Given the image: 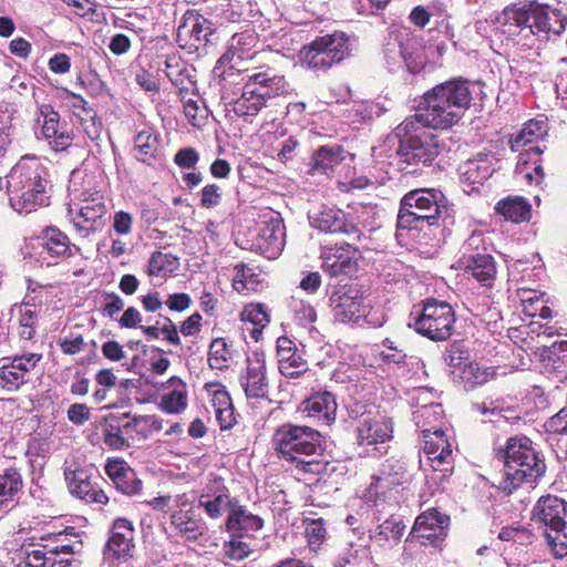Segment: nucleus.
<instances>
[{
  "label": "nucleus",
  "mask_w": 567,
  "mask_h": 567,
  "mask_svg": "<svg viewBox=\"0 0 567 567\" xmlns=\"http://www.w3.org/2000/svg\"><path fill=\"white\" fill-rule=\"evenodd\" d=\"M278 369L287 378H298L308 370V362L298 351L290 360L280 364Z\"/></svg>",
  "instance_id": "nucleus-53"
},
{
  "label": "nucleus",
  "mask_w": 567,
  "mask_h": 567,
  "mask_svg": "<svg viewBox=\"0 0 567 567\" xmlns=\"http://www.w3.org/2000/svg\"><path fill=\"white\" fill-rule=\"evenodd\" d=\"M544 427L549 433L567 435V406L560 409L555 415L549 417Z\"/></svg>",
  "instance_id": "nucleus-61"
},
{
  "label": "nucleus",
  "mask_w": 567,
  "mask_h": 567,
  "mask_svg": "<svg viewBox=\"0 0 567 567\" xmlns=\"http://www.w3.org/2000/svg\"><path fill=\"white\" fill-rule=\"evenodd\" d=\"M303 411L310 417H315L324 424H330L336 419L337 402L330 392H317L303 401Z\"/></svg>",
  "instance_id": "nucleus-30"
},
{
  "label": "nucleus",
  "mask_w": 567,
  "mask_h": 567,
  "mask_svg": "<svg viewBox=\"0 0 567 567\" xmlns=\"http://www.w3.org/2000/svg\"><path fill=\"white\" fill-rule=\"evenodd\" d=\"M198 504L203 507L206 514L212 518L221 516L225 509L231 512L235 502L230 498L226 487H223L216 495L202 494L198 498Z\"/></svg>",
  "instance_id": "nucleus-41"
},
{
  "label": "nucleus",
  "mask_w": 567,
  "mask_h": 567,
  "mask_svg": "<svg viewBox=\"0 0 567 567\" xmlns=\"http://www.w3.org/2000/svg\"><path fill=\"white\" fill-rule=\"evenodd\" d=\"M286 243V227L280 218H271L260 227L256 245L269 259L280 255Z\"/></svg>",
  "instance_id": "nucleus-23"
},
{
  "label": "nucleus",
  "mask_w": 567,
  "mask_h": 567,
  "mask_svg": "<svg viewBox=\"0 0 567 567\" xmlns=\"http://www.w3.org/2000/svg\"><path fill=\"white\" fill-rule=\"evenodd\" d=\"M184 114L193 126L200 127L207 117V110L200 107L197 102L188 100L184 104Z\"/></svg>",
  "instance_id": "nucleus-58"
},
{
  "label": "nucleus",
  "mask_w": 567,
  "mask_h": 567,
  "mask_svg": "<svg viewBox=\"0 0 567 567\" xmlns=\"http://www.w3.org/2000/svg\"><path fill=\"white\" fill-rule=\"evenodd\" d=\"M355 40L346 32L334 31L317 37L300 51L302 63L316 71H327L351 56Z\"/></svg>",
  "instance_id": "nucleus-7"
},
{
  "label": "nucleus",
  "mask_w": 567,
  "mask_h": 567,
  "mask_svg": "<svg viewBox=\"0 0 567 567\" xmlns=\"http://www.w3.org/2000/svg\"><path fill=\"white\" fill-rule=\"evenodd\" d=\"M355 249L350 244L322 254V269L331 277L352 276L358 270Z\"/></svg>",
  "instance_id": "nucleus-24"
},
{
  "label": "nucleus",
  "mask_w": 567,
  "mask_h": 567,
  "mask_svg": "<svg viewBox=\"0 0 567 567\" xmlns=\"http://www.w3.org/2000/svg\"><path fill=\"white\" fill-rule=\"evenodd\" d=\"M466 270L483 286L489 287L496 278V264L488 254L476 252L468 256Z\"/></svg>",
  "instance_id": "nucleus-33"
},
{
  "label": "nucleus",
  "mask_w": 567,
  "mask_h": 567,
  "mask_svg": "<svg viewBox=\"0 0 567 567\" xmlns=\"http://www.w3.org/2000/svg\"><path fill=\"white\" fill-rule=\"evenodd\" d=\"M216 419L221 430H229L235 424L234 408L227 392H217L214 395Z\"/></svg>",
  "instance_id": "nucleus-47"
},
{
  "label": "nucleus",
  "mask_w": 567,
  "mask_h": 567,
  "mask_svg": "<svg viewBox=\"0 0 567 567\" xmlns=\"http://www.w3.org/2000/svg\"><path fill=\"white\" fill-rule=\"evenodd\" d=\"M443 360L451 368H458L466 363L467 354L458 343L451 344L443 353Z\"/></svg>",
  "instance_id": "nucleus-62"
},
{
  "label": "nucleus",
  "mask_w": 567,
  "mask_h": 567,
  "mask_svg": "<svg viewBox=\"0 0 567 567\" xmlns=\"http://www.w3.org/2000/svg\"><path fill=\"white\" fill-rule=\"evenodd\" d=\"M533 519L544 529L554 556H567V503L557 496H543L534 507Z\"/></svg>",
  "instance_id": "nucleus-6"
},
{
  "label": "nucleus",
  "mask_w": 567,
  "mask_h": 567,
  "mask_svg": "<svg viewBox=\"0 0 567 567\" xmlns=\"http://www.w3.org/2000/svg\"><path fill=\"white\" fill-rule=\"evenodd\" d=\"M495 210L513 223H522L528 219L530 205L522 198H506L496 204Z\"/></svg>",
  "instance_id": "nucleus-44"
},
{
  "label": "nucleus",
  "mask_w": 567,
  "mask_h": 567,
  "mask_svg": "<svg viewBox=\"0 0 567 567\" xmlns=\"http://www.w3.org/2000/svg\"><path fill=\"white\" fill-rule=\"evenodd\" d=\"M405 527L401 518L391 516L374 529L370 538L380 547H384L391 542L393 543L392 545H396L401 540Z\"/></svg>",
  "instance_id": "nucleus-36"
},
{
  "label": "nucleus",
  "mask_w": 567,
  "mask_h": 567,
  "mask_svg": "<svg viewBox=\"0 0 567 567\" xmlns=\"http://www.w3.org/2000/svg\"><path fill=\"white\" fill-rule=\"evenodd\" d=\"M455 312L445 301L429 299L423 303L422 310L410 319L409 326L433 340L445 341L454 331Z\"/></svg>",
  "instance_id": "nucleus-10"
},
{
  "label": "nucleus",
  "mask_w": 567,
  "mask_h": 567,
  "mask_svg": "<svg viewBox=\"0 0 567 567\" xmlns=\"http://www.w3.org/2000/svg\"><path fill=\"white\" fill-rule=\"evenodd\" d=\"M39 115L43 118L41 135L55 151L68 148L73 142L69 124L60 121V114L50 104H41Z\"/></svg>",
  "instance_id": "nucleus-20"
},
{
  "label": "nucleus",
  "mask_w": 567,
  "mask_h": 567,
  "mask_svg": "<svg viewBox=\"0 0 567 567\" xmlns=\"http://www.w3.org/2000/svg\"><path fill=\"white\" fill-rule=\"evenodd\" d=\"M147 420L148 416L145 415H130V419H121V427L124 436L127 437V442H130V440H134L138 435L144 436L143 431L140 430V425L142 423H146Z\"/></svg>",
  "instance_id": "nucleus-57"
},
{
  "label": "nucleus",
  "mask_w": 567,
  "mask_h": 567,
  "mask_svg": "<svg viewBox=\"0 0 567 567\" xmlns=\"http://www.w3.org/2000/svg\"><path fill=\"white\" fill-rule=\"evenodd\" d=\"M244 79L241 95L231 103V111L246 122H251L267 106L268 100L288 91L285 76L271 68H261L247 73Z\"/></svg>",
  "instance_id": "nucleus-4"
},
{
  "label": "nucleus",
  "mask_w": 567,
  "mask_h": 567,
  "mask_svg": "<svg viewBox=\"0 0 567 567\" xmlns=\"http://www.w3.org/2000/svg\"><path fill=\"white\" fill-rule=\"evenodd\" d=\"M84 205L80 207L79 215L83 219L81 221H73L74 227L81 233L83 237H87L93 230V226H86L84 224L101 220L106 213V206L103 203V197L99 192L91 193L90 197L83 199Z\"/></svg>",
  "instance_id": "nucleus-32"
},
{
  "label": "nucleus",
  "mask_w": 567,
  "mask_h": 567,
  "mask_svg": "<svg viewBox=\"0 0 567 567\" xmlns=\"http://www.w3.org/2000/svg\"><path fill=\"white\" fill-rule=\"evenodd\" d=\"M375 214V207L370 204H358L350 207V212L347 213V215L351 224L355 227L357 233L348 234V237L351 239H359L361 236V227L372 229Z\"/></svg>",
  "instance_id": "nucleus-43"
},
{
  "label": "nucleus",
  "mask_w": 567,
  "mask_h": 567,
  "mask_svg": "<svg viewBox=\"0 0 567 567\" xmlns=\"http://www.w3.org/2000/svg\"><path fill=\"white\" fill-rule=\"evenodd\" d=\"M229 349L224 339L212 341L208 352V364L212 369L223 370L228 367Z\"/></svg>",
  "instance_id": "nucleus-50"
},
{
  "label": "nucleus",
  "mask_w": 567,
  "mask_h": 567,
  "mask_svg": "<svg viewBox=\"0 0 567 567\" xmlns=\"http://www.w3.org/2000/svg\"><path fill=\"white\" fill-rule=\"evenodd\" d=\"M236 275L233 279V286L237 291L248 289L249 285L257 282L256 275L251 268L240 262L235 266Z\"/></svg>",
  "instance_id": "nucleus-55"
},
{
  "label": "nucleus",
  "mask_w": 567,
  "mask_h": 567,
  "mask_svg": "<svg viewBox=\"0 0 567 567\" xmlns=\"http://www.w3.org/2000/svg\"><path fill=\"white\" fill-rule=\"evenodd\" d=\"M221 200L220 187L216 184L206 185L200 192V205L205 208H213Z\"/></svg>",
  "instance_id": "nucleus-64"
},
{
  "label": "nucleus",
  "mask_w": 567,
  "mask_h": 567,
  "mask_svg": "<svg viewBox=\"0 0 567 567\" xmlns=\"http://www.w3.org/2000/svg\"><path fill=\"white\" fill-rule=\"evenodd\" d=\"M250 554V547L245 542L233 538L224 544L223 555L233 560H243Z\"/></svg>",
  "instance_id": "nucleus-56"
},
{
  "label": "nucleus",
  "mask_w": 567,
  "mask_h": 567,
  "mask_svg": "<svg viewBox=\"0 0 567 567\" xmlns=\"http://www.w3.org/2000/svg\"><path fill=\"white\" fill-rule=\"evenodd\" d=\"M134 528L130 520L117 518L112 526L104 556L111 567H121L133 557Z\"/></svg>",
  "instance_id": "nucleus-11"
},
{
  "label": "nucleus",
  "mask_w": 567,
  "mask_h": 567,
  "mask_svg": "<svg viewBox=\"0 0 567 567\" xmlns=\"http://www.w3.org/2000/svg\"><path fill=\"white\" fill-rule=\"evenodd\" d=\"M114 485L117 491L128 496L140 494L143 487L142 481L133 468L126 471L125 475L116 481Z\"/></svg>",
  "instance_id": "nucleus-52"
},
{
  "label": "nucleus",
  "mask_w": 567,
  "mask_h": 567,
  "mask_svg": "<svg viewBox=\"0 0 567 567\" xmlns=\"http://www.w3.org/2000/svg\"><path fill=\"white\" fill-rule=\"evenodd\" d=\"M293 463L300 471L317 475L327 473L329 466L328 462L316 460L312 456H301L299 461H295Z\"/></svg>",
  "instance_id": "nucleus-59"
},
{
  "label": "nucleus",
  "mask_w": 567,
  "mask_h": 567,
  "mask_svg": "<svg viewBox=\"0 0 567 567\" xmlns=\"http://www.w3.org/2000/svg\"><path fill=\"white\" fill-rule=\"evenodd\" d=\"M214 25L212 21L199 14H192L186 18L185 22L178 28V37L189 35L194 41L200 43L210 42L214 34Z\"/></svg>",
  "instance_id": "nucleus-37"
},
{
  "label": "nucleus",
  "mask_w": 567,
  "mask_h": 567,
  "mask_svg": "<svg viewBox=\"0 0 567 567\" xmlns=\"http://www.w3.org/2000/svg\"><path fill=\"white\" fill-rule=\"evenodd\" d=\"M504 464V476L498 487L511 495L522 483H535L546 471L544 458L526 436H514L506 441L504 449L496 452Z\"/></svg>",
  "instance_id": "nucleus-3"
},
{
  "label": "nucleus",
  "mask_w": 567,
  "mask_h": 567,
  "mask_svg": "<svg viewBox=\"0 0 567 567\" xmlns=\"http://www.w3.org/2000/svg\"><path fill=\"white\" fill-rule=\"evenodd\" d=\"M471 102L470 83L460 79L450 80L426 91L412 117L425 126L446 130L458 123Z\"/></svg>",
  "instance_id": "nucleus-2"
},
{
  "label": "nucleus",
  "mask_w": 567,
  "mask_h": 567,
  "mask_svg": "<svg viewBox=\"0 0 567 567\" xmlns=\"http://www.w3.org/2000/svg\"><path fill=\"white\" fill-rule=\"evenodd\" d=\"M22 487L23 480L18 467L10 466L0 473V513H7L18 504Z\"/></svg>",
  "instance_id": "nucleus-27"
},
{
  "label": "nucleus",
  "mask_w": 567,
  "mask_h": 567,
  "mask_svg": "<svg viewBox=\"0 0 567 567\" xmlns=\"http://www.w3.org/2000/svg\"><path fill=\"white\" fill-rule=\"evenodd\" d=\"M546 133L547 126L545 121L532 120L525 124L518 134L511 138V148L517 152L520 147L542 138Z\"/></svg>",
  "instance_id": "nucleus-45"
},
{
  "label": "nucleus",
  "mask_w": 567,
  "mask_h": 567,
  "mask_svg": "<svg viewBox=\"0 0 567 567\" xmlns=\"http://www.w3.org/2000/svg\"><path fill=\"white\" fill-rule=\"evenodd\" d=\"M239 380L248 399H265L268 396L269 383L262 353L254 352L247 358L246 370Z\"/></svg>",
  "instance_id": "nucleus-17"
},
{
  "label": "nucleus",
  "mask_w": 567,
  "mask_h": 567,
  "mask_svg": "<svg viewBox=\"0 0 567 567\" xmlns=\"http://www.w3.org/2000/svg\"><path fill=\"white\" fill-rule=\"evenodd\" d=\"M458 172L461 183L471 187V189H464V192L471 194L477 190L478 186L484 185L494 169L487 156H478L460 165Z\"/></svg>",
  "instance_id": "nucleus-26"
},
{
  "label": "nucleus",
  "mask_w": 567,
  "mask_h": 567,
  "mask_svg": "<svg viewBox=\"0 0 567 567\" xmlns=\"http://www.w3.org/2000/svg\"><path fill=\"white\" fill-rule=\"evenodd\" d=\"M360 290L352 286L336 289L329 297V306L336 321L349 323L358 321L365 311Z\"/></svg>",
  "instance_id": "nucleus-13"
},
{
  "label": "nucleus",
  "mask_w": 567,
  "mask_h": 567,
  "mask_svg": "<svg viewBox=\"0 0 567 567\" xmlns=\"http://www.w3.org/2000/svg\"><path fill=\"white\" fill-rule=\"evenodd\" d=\"M157 150L158 137L151 128L142 130L136 134L134 138L136 159L143 163H150L151 159L156 157Z\"/></svg>",
  "instance_id": "nucleus-42"
},
{
  "label": "nucleus",
  "mask_w": 567,
  "mask_h": 567,
  "mask_svg": "<svg viewBox=\"0 0 567 567\" xmlns=\"http://www.w3.org/2000/svg\"><path fill=\"white\" fill-rule=\"evenodd\" d=\"M179 266L178 258L172 254L155 251L148 260L150 275L158 276L162 274L173 272Z\"/></svg>",
  "instance_id": "nucleus-49"
},
{
  "label": "nucleus",
  "mask_w": 567,
  "mask_h": 567,
  "mask_svg": "<svg viewBox=\"0 0 567 567\" xmlns=\"http://www.w3.org/2000/svg\"><path fill=\"white\" fill-rule=\"evenodd\" d=\"M308 219L311 227L321 233L346 236L357 233L347 213L332 205L321 204L312 207L308 213Z\"/></svg>",
  "instance_id": "nucleus-16"
},
{
  "label": "nucleus",
  "mask_w": 567,
  "mask_h": 567,
  "mask_svg": "<svg viewBox=\"0 0 567 567\" xmlns=\"http://www.w3.org/2000/svg\"><path fill=\"white\" fill-rule=\"evenodd\" d=\"M413 419L422 434L433 432L435 427H441L442 405L440 403L422 405L413 413Z\"/></svg>",
  "instance_id": "nucleus-40"
},
{
  "label": "nucleus",
  "mask_w": 567,
  "mask_h": 567,
  "mask_svg": "<svg viewBox=\"0 0 567 567\" xmlns=\"http://www.w3.org/2000/svg\"><path fill=\"white\" fill-rule=\"evenodd\" d=\"M511 19L517 27H520L522 31H526L527 34L532 33L544 41L560 35L567 22V17L561 11L537 1L516 4L512 10Z\"/></svg>",
  "instance_id": "nucleus-8"
},
{
  "label": "nucleus",
  "mask_w": 567,
  "mask_h": 567,
  "mask_svg": "<svg viewBox=\"0 0 567 567\" xmlns=\"http://www.w3.org/2000/svg\"><path fill=\"white\" fill-rule=\"evenodd\" d=\"M382 344L384 350L381 354L385 361L396 364L403 363L405 361L406 353L404 352V349L395 341L391 339H384Z\"/></svg>",
  "instance_id": "nucleus-60"
},
{
  "label": "nucleus",
  "mask_w": 567,
  "mask_h": 567,
  "mask_svg": "<svg viewBox=\"0 0 567 567\" xmlns=\"http://www.w3.org/2000/svg\"><path fill=\"white\" fill-rule=\"evenodd\" d=\"M241 320L248 321L255 326L251 337L257 341L261 334V329L269 322V316L264 305H248L241 312Z\"/></svg>",
  "instance_id": "nucleus-48"
},
{
  "label": "nucleus",
  "mask_w": 567,
  "mask_h": 567,
  "mask_svg": "<svg viewBox=\"0 0 567 567\" xmlns=\"http://www.w3.org/2000/svg\"><path fill=\"white\" fill-rule=\"evenodd\" d=\"M165 73L173 85L181 92H193L196 89V70L179 58H168L165 61Z\"/></svg>",
  "instance_id": "nucleus-31"
},
{
  "label": "nucleus",
  "mask_w": 567,
  "mask_h": 567,
  "mask_svg": "<svg viewBox=\"0 0 567 567\" xmlns=\"http://www.w3.org/2000/svg\"><path fill=\"white\" fill-rule=\"evenodd\" d=\"M305 534L311 550H317L327 536L324 520L322 518L306 520Z\"/></svg>",
  "instance_id": "nucleus-51"
},
{
  "label": "nucleus",
  "mask_w": 567,
  "mask_h": 567,
  "mask_svg": "<svg viewBox=\"0 0 567 567\" xmlns=\"http://www.w3.org/2000/svg\"><path fill=\"white\" fill-rule=\"evenodd\" d=\"M121 419H130V413L109 415L102 429L104 443L114 450H123L130 446V442H127V437L124 436L121 427Z\"/></svg>",
  "instance_id": "nucleus-39"
},
{
  "label": "nucleus",
  "mask_w": 567,
  "mask_h": 567,
  "mask_svg": "<svg viewBox=\"0 0 567 567\" xmlns=\"http://www.w3.org/2000/svg\"><path fill=\"white\" fill-rule=\"evenodd\" d=\"M42 355L28 353L0 361V388L13 392L28 381L30 372L37 367Z\"/></svg>",
  "instance_id": "nucleus-15"
},
{
  "label": "nucleus",
  "mask_w": 567,
  "mask_h": 567,
  "mask_svg": "<svg viewBox=\"0 0 567 567\" xmlns=\"http://www.w3.org/2000/svg\"><path fill=\"white\" fill-rule=\"evenodd\" d=\"M444 214L431 212L430 209H411L404 205H400L396 227L408 230H425L433 226H439V220Z\"/></svg>",
  "instance_id": "nucleus-28"
},
{
  "label": "nucleus",
  "mask_w": 567,
  "mask_h": 567,
  "mask_svg": "<svg viewBox=\"0 0 567 567\" xmlns=\"http://www.w3.org/2000/svg\"><path fill=\"white\" fill-rule=\"evenodd\" d=\"M49 538H53L55 545L52 547L48 545L44 567H69L70 560L61 555L78 554L82 550V540L74 527L41 537L42 540Z\"/></svg>",
  "instance_id": "nucleus-18"
},
{
  "label": "nucleus",
  "mask_w": 567,
  "mask_h": 567,
  "mask_svg": "<svg viewBox=\"0 0 567 567\" xmlns=\"http://www.w3.org/2000/svg\"><path fill=\"white\" fill-rule=\"evenodd\" d=\"M64 476L71 494L85 501L93 488L87 472L83 468H68Z\"/></svg>",
  "instance_id": "nucleus-46"
},
{
  "label": "nucleus",
  "mask_w": 567,
  "mask_h": 567,
  "mask_svg": "<svg viewBox=\"0 0 567 567\" xmlns=\"http://www.w3.org/2000/svg\"><path fill=\"white\" fill-rule=\"evenodd\" d=\"M272 446L279 456L293 463L301 456H315L322 450L321 435L306 425L285 423L279 426L271 439Z\"/></svg>",
  "instance_id": "nucleus-9"
},
{
  "label": "nucleus",
  "mask_w": 567,
  "mask_h": 567,
  "mask_svg": "<svg viewBox=\"0 0 567 567\" xmlns=\"http://www.w3.org/2000/svg\"><path fill=\"white\" fill-rule=\"evenodd\" d=\"M165 388L168 390L161 398V408L167 413H179L187 406L186 384L177 377L171 378Z\"/></svg>",
  "instance_id": "nucleus-34"
},
{
  "label": "nucleus",
  "mask_w": 567,
  "mask_h": 567,
  "mask_svg": "<svg viewBox=\"0 0 567 567\" xmlns=\"http://www.w3.org/2000/svg\"><path fill=\"white\" fill-rule=\"evenodd\" d=\"M449 520L437 509H429L417 516L406 540L416 539L422 545L439 546L446 537Z\"/></svg>",
  "instance_id": "nucleus-14"
},
{
  "label": "nucleus",
  "mask_w": 567,
  "mask_h": 567,
  "mask_svg": "<svg viewBox=\"0 0 567 567\" xmlns=\"http://www.w3.org/2000/svg\"><path fill=\"white\" fill-rule=\"evenodd\" d=\"M346 154L343 147L338 144L323 145L311 156V168L315 172L327 173L339 165L346 158Z\"/></svg>",
  "instance_id": "nucleus-35"
},
{
  "label": "nucleus",
  "mask_w": 567,
  "mask_h": 567,
  "mask_svg": "<svg viewBox=\"0 0 567 567\" xmlns=\"http://www.w3.org/2000/svg\"><path fill=\"white\" fill-rule=\"evenodd\" d=\"M199 161L198 152L193 147L181 148L174 156V163L181 168H195Z\"/></svg>",
  "instance_id": "nucleus-63"
},
{
  "label": "nucleus",
  "mask_w": 567,
  "mask_h": 567,
  "mask_svg": "<svg viewBox=\"0 0 567 567\" xmlns=\"http://www.w3.org/2000/svg\"><path fill=\"white\" fill-rule=\"evenodd\" d=\"M358 445L365 447L367 452L383 454L386 452L385 444L393 436V423L389 417L363 419L359 422L357 430Z\"/></svg>",
  "instance_id": "nucleus-12"
},
{
  "label": "nucleus",
  "mask_w": 567,
  "mask_h": 567,
  "mask_svg": "<svg viewBox=\"0 0 567 567\" xmlns=\"http://www.w3.org/2000/svg\"><path fill=\"white\" fill-rule=\"evenodd\" d=\"M409 475L404 463L396 460H386L379 476L373 477L374 482L371 483V489L374 488L375 494L384 493L385 489H391L401 486L408 482Z\"/></svg>",
  "instance_id": "nucleus-29"
},
{
  "label": "nucleus",
  "mask_w": 567,
  "mask_h": 567,
  "mask_svg": "<svg viewBox=\"0 0 567 567\" xmlns=\"http://www.w3.org/2000/svg\"><path fill=\"white\" fill-rule=\"evenodd\" d=\"M423 452L434 471L444 474L452 471V445L441 427H435L433 432L423 434Z\"/></svg>",
  "instance_id": "nucleus-19"
},
{
  "label": "nucleus",
  "mask_w": 567,
  "mask_h": 567,
  "mask_svg": "<svg viewBox=\"0 0 567 567\" xmlns=\"http://www.w3.org/2000/svg\"><path fill=\"white\" fill-rule=\"evenodd\" d=\"M171 527L177 536L186 542H199L207 535L208 530L204 519L192 507L173 512L171 515Z\"/></svg>",
  "instance_id": "nucleus-22"
},
{
  "label": "nucleus",
  "mask_w": 567,
  "mask_h": 567,
  "mask_svg": "<svg viewBox=\"0 0 567 567\" xmlns=\"http://www.w3.org/2000/svg\"><path fill=\"white\" fill-rule=\"evenodd\" d=\"M426 127L421 121L410 116L394 130V135L399 138L396 154L408 166H430L443 150L439 136Z\"/></svg>",
  "instance_id": "nucleus-5"
},
{
  "label": "nucleus",
  "mask_w": 567,
  "mask_h": 567,
  "mask_svg": "<svg viewBox=\"0 0 567 567\" xmlns=\"http://www.w3.org/2000/svg\"><path fill=\"white\" fill-rule=\"evenodd\" d=\"M41 247L40 257L48 265L56 264L61 258L80 254V248L71 245L69 237L58 228H47L42 236L39 238Z\"/></svg>",
  "instance_id": "nucleus-21"
},
{
  "label": "nucleus",
  "mask_w": 567,
  "mask_h": 567,
  "mask_svg": "<svg viewBox=\"0 0 567 567\" xmlns=\"http://www.w3.org/2000/svg\"><path fill=\"white\" fill-rule=\"evenodd\" d=\"M262 525L264 520L259 516L249 513L244 506L237 504L231 507L226 522L227 529L230 532H256L261 529Z\"/></svg>",
  "instance_id": "nucleus-38"
},
{
  "label": "nucleus",
  "mask_w": 567,
  "mask_h": 567,
  "mask_svg": "<svg viewBox=\"0 0 567 567\" xmlns=\"http://www.w3.org/2000/svg\"><path fill=\"white\" fill-rule=\"evenodd\" d=\"M400 205L411 209H430L441 214H449V200L440 189L420 188L409 192L401 199Z\"/></svg>",
  "instance_id": "nucleus-25"
},
{
  "label": "nucleus",
  "mask_w": 567,
  "mask_h": 567,
  "mask_svg": "<svg viewBox=\"0 0 567 567\" xmlns=\"http://www.w3.org/2000/svg\"><path fill=\"white\" fill-rule=\"evenodd\" d=\"M51 189L49 171L35 156L21 157L7 175L9 204L19 214L48 206Z\"/></svg>",
  "instance_id": "nucleus-1"
},
{
  "label": "nucleus",
  "mask_w": 567,
  "mask_h": 567,
  "mask_svg": "<svg viewBox=\"0 0 567 567\" xmlns=\"http://www.w3.org/2000/svg\"><path fill=\"white\" fill-rule=\"evenodd\" d=\"M385 55L393 61L396 60V56L403 59L411 71H415L419 68V64L412 65L410 60L412 59V53L406 51L405 45L398 37L394 38V41H389L385 45Z\"/></svg>",
  "instance_id": "nucleus-54"
}]
</instances>
